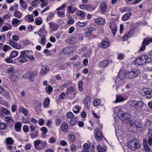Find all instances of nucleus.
<instances>
[{"mask_svg": "<svg viewBox=\"0 0 152 152\" xmlns=\"http://www.w3.org/2000/svg\"><path fill=\"white\" fill-rule=\"evenodd\" d=\"M140 146V145L138 141L135 139L130 140L127 145L128 148L133 151H135L139 149Z\"/></svg>", "mask_w": 152, "mask_h": 152, "instance_id": "f257e3e1", "label": "nucleus"}, {"mask_svg": "<svg viewBox=\"0 0 152 152\" xmlns=\"http://www.w3.org/2000/svg\"><path fill=\"white\" fill-rule=\"evenodd\" d=\"M140 74V70L138 69H133L131 71L127 72V78L130 79H134L137 77Z\"/></svg>", "mask_w": 152, "mask_h": 152, "instance_id": "f03ea898", "label": "nucleus"}, {"mask_svg": "<svg viewBox=\"0 0 152 152\" xmlns=\"http://www.w3.org/2000/svg\"><path fill=\"white\" fill-rule=\"evenodd\" d=\"M117 116L121 121H125L129 119L131 115L128 113H123V112L121 110H119Z\"/></svg>", "mask_w": 152, "mask_h": 152, "instance_id": "7ed1b4c3", "label": "nucleus"}, {"mask_svg": "<svg viewBox=\"0 0 152 152\" xmlns=\"http://www.w3.org/2000/svg\"><path fill=\"white\" fill-rule=\"evenodd\" d=\"M25 52V50L22 51L20 52V56L18 58V61L21 63H24L28 61V60L26 58Z\"/></svg>", "mask_w": 152, "mask_h": 152, "instance_id": "20e7f679", "label": "nucleus"}, {"mask_svg": "<svg viewBox=\"0 0 152 152\" xmlns=\"http://www.w3.org/2000/svg\"><path fill=\"white\" fill-rule=\"evenodd\" d=\"M152 42V39L149 37L145 38L142 42V45L140 47V51H143L145 50V46L148 45L149 42Z\"/></svg>", "mask_w": 152, "mask_h": 152, "instance_id": "39448f33", "label": "nucleus"}, {"mask_svg": "<svg viewBox=\"0 0 152 152\" xmlns=\"http://www.w3.org/2000/svg\"><path fill=\"white\" fill-rule=\"evenodd\" d=\"M37 73L36 72H27L24 75L22 76V77L31 80L33 78H34L35 76L37 75Z\"/></svg>", "mask_w": 152, "mask_h": 152, "instance_id": "423d86ee", "label": "nucleus"}, {"mask_svg": "<svg viewBox=\"0 0 152 152\" xmlns=\"http://www.w3.org/2000/svg\"><path fill=\"white\" fill-rule=\"evenodd\" d=\"M145 57L144 56V55L138 57L134 61V64L138 65L145 64V61L144 60L145 59Z\"/></svg>", "mask_w": 152, "mask_h": 152, "instance_id": "0eeeda50", "label": "nucleus"}, {"mask_svg": "<svg viewBox=\"0 0 152 152\" xmlns=\"http://www.w3.org/2000/svg\"><path fill=\"white\" fill-rule=\"evenodd\" d=\"M130 125L132 128L135 129H137L138 128H141L142 127L141 124L138 121H137L132 122L130 123Z\"/></svg>", "mask_w": 152, "mask_h": 152, "instance_id": "6e6552de", "label": "nucleus"}, {"mask_svg": "<svg viewBox=\"0 0 152 152\" xmlns=\"http://www.w3.org/2000/svg\"><path fill=\"white\" fill-rule=\"evenodd\" d=\"M25 56L30 61H33L35 58L33 54H32V51L31 50H25Z\"/></svg>", "mask_w": 152, "mask_h": 152, "instance_id": "1a4fd4ad", "label": "nucleus"}, {"mask_svg": "<svg viewBox=\"0 0 152 152\" xmlns=\"http://www.w3.org/2000/svg\"><path fill=\"white\" fill-rule=\"evenodd\" d=\"M126 73L127 72L124 70H121L119 72L118 76L121 80H124L125 78H127Z\"/></svg>", "mask_w": 152, "mask_h": 152, "instance_id": "9d476101", "label": "nucleus"}, {"mask_svg": "<svg viewBox=\"0 0 152 152\" xmlns=\"http://www.w3.org/2000/svg\"><path fill=\"white\" fill-rule=\"evenodd\" d=\"M95 138L97 140H101L102 139V136L99 129H96L94 132Z\"/></svg>", "mask_w": 152, "mask_h": 152, "instance_id": "9b49d317", "label": "nucleus"}, {"mask_svg": "<svg viewBox=\"0 0 152 152\" xmlns=\"http://www.w3.org/2000/svg\"><path fill=\"white\" fill-rule=\"evenodd\" d=\"M147 139H144L143 140V145L144 150L145 152H152L151 150V148L148 145L147 142Z\"/></svg>", "mask_w": 152, "mask_h": 152, "instance_id": "f8f14e48", "label": "nucleus"}, {"mask_svg": "<svg viewBox=\"0 0 152 152\" xmlns=\"http://www.w3.org/2000/svg\"><path fill=\"white\" fill-rule=\"evenodd\" d=\"M109 26L112 32L113 35H114L116 31L117 27L116 25L114 22H111L110 23Z\"/></svg>", "mask_w": 152, "mask_h": 152, "instance_id": "ddd939ff", "label": "nucleus"}, {"mask_svg": "<svg viewBox=\"0 0 152 152\" xmlns=\"http://www.w3.org/2000/svg\"><path fill=\"white\" fill-rule=\"evenodd\" d=\"M110 45L108 41L103 40L100 43V46L102 48H106L108 47Z\"/></svg>", "mask_w": 152, "mask_h": 152, "instance_id": "4468645a", "label": "nucleus"}, {"mask_svg": "<svg viewBox=\"0 0 152 152\" xmlns=\"http://www.w3.org/2000/svg\"><path fill=\"white\" fill-rule=\"evenodd\" d=\"M101 11L104 12L106 11L107 9V3L106 1H103L101 3L100 5Z\"/></svg>", "mask_w": 152, "mask_h": 152, "instance_id": "2eb2a0df", "label": "nucleus"}, {"mask_svg": "<svg viewBox=\"0 0 152 152\" xmlns=\"http://www.w3.org/2000/svg\"><path fill=\"white\" fill-rule=\"evenodd\" d=\"M94 20L95 23L99 25H103L105 23V20L102 18H95Z\"/></svg>", "mask_w": 152, "mask_h": 152, "instance_id": "dca6fc26", "label": "nucleus"}, {"mask_svg": "<svg viewBox=\"0 0 152 152\" xmlns=\"http://www.w3.org/2000/svg\"><path fill=\"white\" fill-rule=\"evenodd\" d=\"M91 98L89 96H87L84 100L85 106L86 108L88 109L90 106Z\"/></svg>", "mask_w": 152, "mask_h": 152, "instance_id": "f3484780", "label": "nucleus"}, {"mask_svg": "<svg viewBox=\"0 0 152 152\" xmlns=\"http://www.w3.org/2000/svg\"><path fill=\"white\" fill-rule=\"evenodd\" d=\"M14 16L18 19H21L23 16V14L18 10H16L13 13Z\"/></svg>", "mask_w": 152, "mask_h": 152, "instance_id": "a211bd4d", "label": "nucleus"}, {"mask_svg": "<svg viewBox=\"0 0 152 152\" xmlns=\"http://www.w3.org/2000/svg\"><path fill=\"white\" fill-rule=\"evenodd\" d=\"M49 25L50 26V28L52 29L53 31H56L58 28L59 26L58 25L52 22L49 23Z\"/></svg>", "mask_w": 152, "mask_h": 152, "instance_id": "6ab92c4d", "label": "nucleus"}, {"mask_svg": "<svg viewBox=\"0 0 152 152\" xmlns=\"http://www.w3.org/2000/svg\"><path fill=\"white\" fill-rule=\"evenodd\" d=\"M49 70V68L48 66H45L43 67L40 72L41 75H44L46 74Z\"/></svg>", "mask_w": 152, "mask_h": 152, "instance_id": "aec40b11", "label": "nucleus"}, {"mask_svg": "<svg viewBox=\"0 0 152 152\" xmlns=\"http://www.w3.org/2000/svg\"><path fill=\"white\" fill-rule=\"evenodd\" d=\"M61 128L64 132H67L68 128L67 124L66 122L63 123L61 125Z\"/></svg>", "mask_w": 152, "mask_h": 152, "instance_id": "412c9836", "label": "nucleus"}, {"mask_svg": "<svg viewBox=\"0 0 152 152\" xmlns=\"http://www.w3.org/2000/svg\"><path fill=\"white\" fill-rule=\"evenodd\" d=\"M108 62L107 60H104L102 61L99 63L98 66L100 68H103L107 65Z\"/></svg>", "mask_w": 152, "mask_h": 152, "instance_id": "4be33fe9", "label": "nucleus"}, {"mask_svg": "<svg viewBox=\"0 0 152 152\" xmlns=\"http://www.w3.org/2000/svg\"><path fill=\"white\" fill-rule=\"evenodd\" d=\"M148 143L149 145H151L152 143V130L149 129L148 131Z\"/></svg>", "mask_w": 152, "mask_h": 152, "instance_id": "5701e85b", "label": "nucleus"}, {"mask_svg": "<svg viewBox=\"0 0 152 152\" xmlns=\"http://www.w3.org/2000/svg\"><path fill=\"white\" fill-rule=\"evenodd\" d=\"M22 124L20 122H17L14 126L15 130L17 132H20L21 130Z\"/></svg>", "mask_w": 152, "mask_h": 152, "instance_id": "b1692460", "label": "nucleus"}, {"mask_svg": "<svg viewBox=\"0 0 152 152\" xmlns=\"http://www.w3.org/2000/svg\"><path fill=\"white\" fill-rule=\"evenodd\" d=\"M77 10L76 7H72L71 6H69L67 7V11L71 14H73Z\"/></svg>", "mask_w": 152, "mask_h": 152, "instance_id": "393cba45", "label": "nucleus"}, {"mask_svg": "<svg viewBox=\"0 0 152 152\" xmlns=\"http://www.w3.org/2000/svg\"><path fill=\"white\" fill-rule=\"evenodd\" d=\"M19 110L20 112L23 113L25 116L27 115L28 113V111L27 109L22 107H19Z\"/></svg>", "mask_w": 152, "mask_h": 152, "instance_id": "a878e982", "label": "nucleus"}, {"mask_svg": "<svg viewBox=\"0 0 152 152\" xmlns=\"http://www.w3.org/2000/svg\"><path fill=\"white\" fill-rule=\"evenodd\" d=\"M143 92L146 95L147 98H150L152 96V92H151L150 91L148 90L145 91V89H143Z\"/></svg>", "mask_w": 152, "mask_h": 152, "instance_id": "bb28decb", "label": "nucleus"}, {"mask_svg": "<svg viewBox=\"0 0 152 152\" xmlns=\"http://www.w3.org/2000/svg\"><path fill=\"white\" fill-rule=\"evenodd\" d=\"M71 48L69 47H65L63 50V52L66 54H69L72 53V51L71 50Z\"/></svg>", "mask_w": 152, "mask_h": 152, "instance_id": "cd10ccee", "label": "nucleus"}, {"mask_svg": "<svg viewBox=\"0 0 152 152\" xmlns=\"http://www.w3.org/2000/svg\"><path fill=\"white\" fill-rule=\"evenodd\" d=\"M132 13L127 12L124 15L122 18V19L124 21L127 20L131 15Z\"/></svg>", "mask_w": 152, "mask_h": 152, "instance_id": "c85d7f7f", "label": "nucleus"}, {"mask_svg": "<svg viewBox=\"0 0 152 152\" xmlns=\"http://www.w3.org/2000/svg\"><path fill=\"white\" fill-rule=\"evenodd\" d=\"M137 101L136 100H132L130 101L129 102V104L132 107H134L136 108Z\"/></svg>", "mask_w": 152, "mask_h": 152, "instance_id": "c756f323", "label": "nucleus"}, {"mask_svg": "<svg viewBox=\"0 0 152 152\" xmlns=\"http://www.w3.org/2000/svg\"><path fill=\"white\" fill-rule=\"evenodd\" d=\"M56 14L58 17L61 18L64 17L65 16L64 10L63 11H57Z\"/></svg>", "mask_w": 152, "mask_h": 152, "instance_id": "7c9ffc66", "label": "nucleus"}, {"mask_svg": "<svg viewBox=\"0 0 152 152\" xmlns=\"http://www.w3.org/2000/svg\"><path fill=\"white\" fill-rule=\"evenodd\" d=\"M137 104L136 109H140L143 106V102L142 101H137Z\"/></svg>", "mask_w": 152, "mask_h": 152, "instance_id": "2f4dec72", "label": "nucleus"}, {"mask_svg": "<svg viewBox=\"0 0 152 152\" xmlns=\"http://www.w3.org/2000/svg\"><path fill=\"white\" fill-rule=\"evenodd\" d=\"M116 135L118 137V138L122 139L124 137V133L122 131L116 132Z\"/></svg>", "mask_w": 152, "mask_h": 152, "instance_id": "473e14b6", "label": "nucleus"}, {"mask_svg": "<svg viewBox=\"0 0 152 152\" xmlns=\"http://www.w3.org/2000/svg\"><path fill=\"white\" fill-rule=\"evenodd\" d=\"M97 149L98 152H105L106 150L105 148H102L100 145H99L97 146Z\"/></svg>", "mask_w": 152, "mask_h": 152, "instance_id": "72a5a7b5", "label": "nucleus"}, {"mask_svg": "<svg viewBox=\"0 0 152 152\" xmlns=\"http://www.w3.org/2000/svg\"><path fill=\"white\" fill-rule=\"evenodd\" d=\"M145 67L146 68L145 69L147 70L152 71V63L146 64Z\"/></svg>", "mask_w": 152, "mask_h": 152, "instance_id": "f704fd0d", "label": "nucleus"}, {"mask_svg": "<svg viewBox=\"0 0 152 152\" xmlns=\"http://www.w3.org/2000/svg\"><path fill=\"white\" fill-rule=\"evenodd\" d=\"M10 78L11 81L16 82H17L19 80V77L16 75H11Z\"/></svg>", "mask_w": 152, "mask_h": 152, "instance_id": "c9c22d12", "label": "nucleus"}, {"mask_svg": "<svg viewBox=\"0 0 152 152\" xmlns=\"http://www.w3.org/2000/svg\"><path fill=\"white\" fill-rule=\"evenodd\" d=\"M6 141L7 144L12 145L14 143V140L12 138L9 137L6 138Z\"/></svg>", "mask_w": 152, "mask_h": 152, "instance_id": "e433bc0d", "label": "nucleus"}, {"mask_svg": "<svg viewBox=\"0 0 152 152\" xmlns=\"http://www.w3.org/2000/svg\"><path fill=\"white\" fill-rule=\"evenodd\" d=\"M83 147L84 149H83L82 152H90L88 150L89 148V146L87 143H84L83 145Z\"/></svg>", "mask_w": 152, "mask_h": 152, "instance_id": "4c0bfd02", "label": "nucleus"}, {"mask_svg": "<svg viewBox=\"0 0 152 152\" xmlns=\"http://www.w3.org/2000/svg\"><path fill=\"white\" fill-rule=\"evenodd\" d=\"M18 54V52L16 51H13L11 53L10 56V58H14L16 57Z\"/></svg>", "mask_w": 152, "mask_h": 152, "instance_id": "58836bf2", "label": "nucleus"}, {"mask_svg": "<svg viewBox=\"0 0 152 152\" xmlns=\"http://www.w3.org/2000/svg\"><path fill=\"white\" fill-rule=\"evenodd\" d=\"M124 100V99L121 96H117L116 99L114 102L115 103H117L120 102Z\"/></svg>", "mask_w": 152, "mask_h": 152, "instance_id": "ea45409f", "label": "nucleus"}, {"mask_svg": "<svg viewBox=\"0 0 152 152\" xmlns=\"http://www.w3.org/2000/svg\"><path fill=\"white\" fill-rule=\"evenodd\" d=\"M1 112L6 115L11 114L10 111L5 108H2Z\"/></svg>", "mask_w": 152, "mask_h": 152, "instance_id": "a19ab883", "label": "nucleus"}, {"mask_svg": "<svg viewBox=\"0 0 152 152\" xmlns=\"http://www.w3.org/2000/svg\"><path fill=\"white\" fill-rule=\"evenodd\" d=\"M41 140H37L34 141V148L36 149H38V146L40 144Z\"/></svg>", "mask_w": 152, "mask_h": 152, "instance_id": "79ce46f5", "label": "nucleus"}, {"mask_svg": "<svg viewBox=\"0 0 152 152\" xmlns=\"http://www.w3.org/2000/svg\"><path fill=\"white\" fill-rule=\"evenodd\" d=\"M77 121V118H73L71 120L70 124L71 125L74 126L75 125Z\"/></svg>", "mask_w": 152, "mask_h": 152, "instance_id": "37998d69", "label": "nucleus"}, {"mask_svg": "<svg viewBox=\"0 0 152 152\" xmlns=\"http://www.w3.org/2000/svg\"><path fill=\"white\" fill-rule=\"evenodd\" d=\"M50 100L49 98H46L44 101V105L45 107H48L49 104Z\"/></svg>", "mask_w": 152, "mask_h": 152, "instance_id": "c03bdc74", "label": "nucleus"}, {"mask_svg": "<svg viewBox=\"0 0 152 152\" xmlns=\"http://www.w3.org/2000/svg\"><path fill=\"white\" fill-rule=\"evenodd\" d=\"M21 21L19 20L18 18H15L13 19L12 21V24H17L18 23H20Z\"/></svg>", "mask_w": 152, "mask_h": 152, "instance_id": "a18cd8bd", "label": "nucleus"}, {"mask_svg": "<svg viewBox=\"0 0 152 152\" xmlns=\"http://www.w3.org/2000/svg\"><path fill=\"white\" fill-rule=\"evenodd\" d=\"M69 141L71 142H73L75 140V136L73 134H71L69 135Z\"/></svg>", "mask_w": 152, "mask_h": 152, "instance_id": "49530a36", "label": "nucleus"}, {"mask_svg": "<svg viewBox=\"0 0 152 152\" xmlns=\"http://www.w3.org/2000/svg\"><path fill=\"white\" fill-rule=\"evenodd\" d=\"M27 18V20L28 22H32L34 20L33 18V15H29L26 17Z\"/></svg>", "mask_w": 152, "mask_h": 152, "instance_id": "de8ad7c7", "label": "nucleus"}, {"mask_svg": "<svg viewBox=\"0 0 152 152\" xmlns=\"http://www.w3.org/2000/svg\"><path fill=\"white\" fill-rule=\"evenodd\" d=\"M87 25V23L86 22H78L76 23V25L79 27H81L83 26H85Z\"/></svg>", "mask_w": 152, "mask_h": 152, "instance_id": "09e8293b", "label": "nucleus"}, {"mask_svg": "<svg viewBox=\"0 0 152 152\" xmlns=\"http://www.w3.org/2000/svg\"><path fill=\"white\" fill-rule=\"evenodd\" d=\"M100 102L101 101L100 99H96L94 101V105L95 106L98 105L100 104Z\"/></svg>", "mask_w": 152, "mask_h": 152, "instance_id": "8fccbe9b", "label": "nucleus"}, {"mask_svg": "<svg viewBox=\"0 0 152 152\" xmlns=\"http://www.w3.org/2000/svg\"><path fill=\"white\" fill-rule=\"evenodd\" d=\"M7 126V124L4 123H0V129L3 130L5 129Z\"/></svg>", "mask_w": 152, "mask_h": 152, "instance_id": "3c124183", "label": "nucleus"}, {"mask_svg": "<svg viewBox=\"0 0 152 152\" xmlns=\"http://www.w3.org/2000/svg\"><path fill=\"white\" fill-rule=\"evenodd\" d=\"M144 56L145 57L144 61H145V63L147 64L151 63L150 62L151 61V59L150 58H149L146 55H144Z\"/></svg>", "mask_w": 152, "mask_h": 152, "instance_id": "603ef678", "label": "nucleus"}, {"mask_svg": "<svg viewBox=\"0 0 152 152\" xmlns=\"http://www.w3.org/2000/svg\"><path fill=\"white\" fill-rule=\"evenodd\" d=\"M39 2L38 0L32 1L30 3V4L32 6L34 7H37L38 6V4H39Z\"/></svg>", "mask_w": 152, "mask_h": 152, "instance_id": "864d4df0", "label": "nucleus"}, {"mask_svg": "<svg viewBox=\"0 0 152 152\" xmlns=\"http://www.w3.org/2000/svg\"><path fill=\"white\" fill-rule=\"evenodd\" d=\"M35 22L37 25H40L42 23V20L40 18H37L35 20Z\"/></svg>", "mask_w": 152, "mask_h": 152, "instance_id": "5fc2aeb1", "label": "nucleus"}, {"mask_svg": "<svg viewBox=\"0 0 152 152\" xmlns=\"http://www.w3.org/2000/svg\"><path fill=\"white\" fill-rule=\"evenodd\" d=\"M80 109L79 107L77 105H76L73 109V111L75 113H78L80 111Z\"/></svg>", "mask_w": 152, "mask_h": 152, "instance_id": "6e6d98bb", "label": "nucleus"}, {"mask_svg": "<svg viewBox=\"0 0 152 152\" xmlns=\"http://www.w3.org/2000/svg\"><path fill=\"white\" fill-rule=\"evenodd\" d=\"M46 91L49 94H50L53 90V88L51 86H49L48 87H46L45 88Z\"/></svg>", "mask_w": 152, "mask_h": 152, "instance_id": "4d7b16f0", "label": "nucleus"}, {"mask_svg": "<svg viewBox=\"0 0 152 152\" xmlns=\"http://www.w3.org/2000/svg\"><path fill=\"white\" fill-rule=\"evenodd\" d=\"M30 136L31 138H34L38 137V132L37 131H36L34 133H31L30 134Z\"/></svg>", "mask_w": 152, "mask_h": 152, "instance_id": "13d9d810", "label": "nucleus"}, {"mask_svg": "<svg viewBox=\"0 0 152 152\" xmlns=\"http://www.w3.org/2000/svg\"><path fill=\"white\" fill-rule=\"evenodd\" d=\"M83 82L82 81H80L78 83L79 90L80 91H83V88L82 87Z\"/></svg>", "mask_w": 152, "mask_h": 152, "instance_id": "bf43d9fd", "label": "nucleus"}, {"mask_svg": "<svg viewBox=\"0 0 152 152\" xmlns=\"http://www.w3.org/2000/svg\"><path fill=\"white\" fill-rule=\"evenodd\" d=\"M76 15L83 18L84 16V13L81 11H78L76 13Z\"/></svg>", "mask_w": 152, "mask_h": 152, "instance_id": "052dcab7", "label": "nucleus"}, {"mask_svg": "<svg viewBox=\"0 0 152 152\" xmlns=\"http://www.w3.org/2000/svg\"><path fill=\"white\" fill-rule=\"evenodd\" d=\"M74 90V89L73 87H69L67 89L66 93L68 95L70 93L73 92Z\"/></svg>", "mask_w": 152, "mask_h": 152, "instance_id": "680f3d73", "label": "nucleus"}, {"mask_svg": "<svg viewBox=\"0 0 152 152\" xmlns=\"http://www.w3.org/2000/svg\"><path fill=\"white\" fill-rule=\"evenodd\" d=\"M12 58H10V56L9 58H7L5 59V61L7 63L10 64L12 63H13V61L11 59Z\"/></svg>", "mask_w": 152, "mask_h": 152, "instance_id": "e2e57ef3", "label": "nucleus"}, {"mask_svg": "<svg viewBox=\"0 0 152 152\" xmlns=\"http://www.w3.org/2000/svg\"><path fill=\"white\" fill-rule=\"evenodd\" d=\"M152 124V121L151 120H147L145 123V127H150Z\"/></svg>", "mask_w": 152, "mask_h": 152, "instance_id": "0e129e2a", "label": "nucleus"}, {"mask_svg": "<svg viewBox=\"0 0 152 152\" xmlns=\"http://www.w3.org/2000/svg\"><path fill=\"white\" fill-rule=\"evenodd\" d=\"M88 4H82L80 6V9L83 10H88Z\"/></svg>", "mask_w": 152, "mask_h": 152, "instance_id": "69168bd1", "label": "nucleus"}, {"mask_svg": "<svg viewBox=\"0 0 152 152\" xmlns=\"http://www.w3.org/2000/svg\"><path fill=\"white\" fill-rule=\"evenodd\" d=\"M66 4H63L61 6L57 8L56 9V11H60V10L64 9V8H65L66 7Z\"/></svg>", "mask_w": 152, "mask_h": 152, "instance_id": "338daca9", "label": "nucleus"}, {"mask_svg": "<svg viewBox=\"0 0 152 152\" xmlns=\"http://www.w3.org/2000/svg\"><path fill=\"white\" fill-rule=\"evenodd\" d=\"M11 48L9 46L7 45H5L3 48V50L5 52H6L7 50L11 49Z\"/></svg>", "mask_w": 152, "mask_h": 152, "instance_id": "774afa93", "label": "nucleus"}]
</instances>
